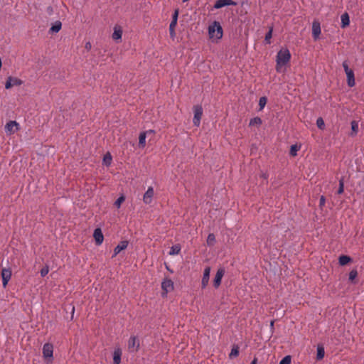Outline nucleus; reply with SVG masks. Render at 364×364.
Returning <instances> with one entry per match:
<instances>
[{
	"mask_svg": "<svg viewBox=\"0 0 364 364\" xmlns=\"http://www.w3.org/2000/svg\"><path fill=\"white\" fill-rule=\"evenodd\" d=\"M62 27V23L60 21H56L55 23L49 29L50 33H58Z\"/></svg>",
	"mask_w": 364,
	"mask_h": 364,
	"instance_id": "19",
	"label": "nucleus"
},
{
	"mask_svg": "<svg viewBox=\"0 0 364 364\" xmlns=\"http://www.w3.org/2000/svg\"><path fill=\"white\" fill-rule=\"evenodd\" d=\"M208 33L210 38H215L218 40L223 37V28L218 21H215L208 27Z\"/></svg>",
	"mask_w": 364,
	"mask_h": 364,
	"instance_id": "2",
	"label": "nucleus"
},
{
	"mask_svg": "<svg viewBox=\"0 0 364 364\" xmlns=\"http://www.w3.org/2000/svg\"><path fill=\"white\" fill-rule=\"evenodd\" d=\"M154 188L149 187L144 195L143 200L146 204H149L151 202V199L154 196Z\"/></svg>",
	"mask_w": 364,
	"mask_h": 364,
	"instance_id": "16",
	"label": "nucleus"
},
{
	"mask_svg": "<svg viewBox=\"0 0 364 364\" xmlns=\"http://www.w3.org/2000/svg\"><path fill=\"white\" fill-rule=\"evenodd\" d=\"M267 102V98L266 97H261L259 100V109H262L266 105Z\"/></svg>",
	"mask_w": 364,
	"mask_h": 364,
	"instance_id": "32",
	"label": "nucleus"
},
{
	"mask_svg": "<svg viewBox=\"0 0 364 364\" xmlns=\"http://www.w3.org/2000/svg\"><path fill=\"white\" fill-rule=\"evenodd\" d=\"M12 77L9 76L5 83V88L6 89H10L13 87V84L11 83Z\"/></svg>",
	"mask_w": 364,
	"mask_h": 364,
	"instance_id": "39",
	"label": "nucleus"
},
{
	"mask_svg": "<svg viewBox=\"0 0 364 364\" xmlns=\"http://www.w3.org/2000/svg\"><path fill=\"white\" fill-rule=\"evenodd\" d=\"M162 290L164 294H167L173 290V282L171 279L165 278L161 283Z\"/></svg>",
	"mask_w": 364,
	"mask_h": 364,
	"instance_id": "10",
	"label": "nucleus"
},
{
	"mask_svg": "<svg viewBox=\"0 0 364 364\" xmlns=\"http://www.w3.org/2000/svg\"><path fill=\"white\" fill-rule=\"evenodd\" d=\"M358 276V272L356 269H352L349 273V280L353 282L355 277Z\"/></svg>",
	"mask_w": 364,
	"mask_h": 364,
	"instance_id": "35",
	"label": "nucleus"
},
{
	"mask_svg": "<svg viewBox=\"0 0 364 364\" xmlns=\"http://www.w3.org/2000/svg\"><path fill=\"white\" fill-rule=\"evenodd\" d=\"M215 242V235L213 233H210L208 235V238H207V244H208V245L212 246V245H214Z\"/></svg>",
	"mask_w": 364,
	"mask_h": 364,
	"instance_id": "27",
	"label": "nucleus"
},
{
	"mask_svg": "<svg viewBox=\"0 0 364 364\" xmlns=\"http://www.w3.org/2000/svg\"><path fill=\"white\" fill-rule=\"evenodd\" d=\"M169 33L171 38H174L176 36L175 28H169Z\"/></svg>",
	"mask_w": 364,
	"mask_h": 364,
	"instance_id": "43",
	"label": "nucleus"
},
{
	"mask_svg": "<svg viewBox=\"0 0 364 364\" xmlns=\"http://www.w3.org/2000/svg\"><path fill=\"white\" fill-rule=\"evenodd\" d=\"M72 311H73V312H74V311H75V307H74V306L73 307Z\"/></svg>",
	"mask_w": 364,
	"mask_h": 364,
	"instance_id": "49",
	"label": "nucleus"
},
{
	"mask_svg": "<svg viewBox=\"0 0 364 364\" xmlns=\"http://www.w3.org/2000/svg\"><path fill=\"white\" fill-rule=\"evenodd\" d=\"M139 348V340L135 336H131L128 341V349L130 352H136Z\"/></svg>",
	"mask_w": 364,
	"mask_h": 364,
	"instance_id": "5",
	"label": "nucleus"
},
{
	"mask_svg": "<svg viewBox=\"0 0 364 364\" xmlns=\"http://www.w3.org/2000/svg\"><path fill=\"white\" fill-rule=\"evenodd\" d=\"M128 244L129 242L127 240L121 241L119 244L115 247L112 258L116 257L121 251L125 250L127 247Z\"/></svg>",
	"mask_w": 364,
	"mask_h": 364,
	"instance_id": "14",
	"label": "nucleus"
},
{
	"mask_svg": "<svg viewBox=\"0 0 364 364\" xmlns=\"http://www.w3.org/2000/svg\"><path fill=\"white\" fill-rule=\"evenodd\" d=\"M291 54L288 49L280 50L277 55L276 70L281 72V68L289 62Z\"/></svg>",
	"mask_w": 364,
	"mask_h": 364,
	"instance_id": "1",
	"label": "nucleus"
},
{
	"mask_svg": "<svg viewBox=\"0 0 364 364\" xmlns=\"http://www.w3.org/2000/svg\"><path fill=\"white\" fill-rule=\"evenodd\" d=\"M49 272V268H48V266H45L44 267H43L41 270V277H45L46 275L48 274Z\"/></svg>",
	"mask_w": 364,
	"mask_h": 364,
	"instance_id": "40",
	"label": "nucleus"
},
{
	"mask_svg": "<svg viewBox=\"0 0 364 364\" xmlns=\"http://www.w3.org/2000/svg\"><path fill=\"white\" fill-rule=\"evenodd\" d=\"M210 273V267H207L205 268L203 272V275L201 281V287L202 289H205L208 284L209 277Z\"/></svg>",
	"mask_w": 364,
	"mask_h": 364,
	"instance_id": "13",
	"label": "nucleus"
},
{
	"mask_svg": "<svg viewBox=\"0 0 364 364\" xmlns=\"http://www.w3.org/2000/svg\"><path fill=\"white\" fill-rule=\"evenodd\" d=\"M291 357L290 355H286L282 360L279 362V364H291Z\"/></svg>",
	"mask_w": 364,
	"mask_h": 364,
	"instance_id": "36",
	"label": "nucleus"
},
{
	"mask_svg": "<svg viewBox=\"0 0 364 364\" xmlns=\"http://www.w3.org/2000/svg\"><path fill=\"white\" fill-rule=\"evenodd\" d=\"M262 121L260 117H255L250 119L249 126L252 127V126H255V125H260V124H262Z\"/></svg>",
	"mask_w": 364,
	"mask_h": 364,
	"instance_id": "26",
	"label": "nucleus"
},
{
	"mask_svg": "<svg viewBox=\"0 0 364 364\" xmlns=\"http://www.w3.org/2000/svg\"><path fill=\"white\" fill-rule=\"evenodd\" d=\"M146 134H147V133H154V130L150 129V130H149V131H146Z\"/></svg>",
	"mask_w": 364,
	"mask_h": 364,
	"instance_id": "47",
	"label": "nucleus"
},
{
	"mask_svg": "<svg viewBox=\"0 0 364 364\" xmlns=\"http://www.w3.org/2000/svg\"><path fill=\"white\" fill-rule=\"evenodd\" d=\"M53 346L52 343H46L43 347V355L46 359H53Z\"/></svg>",
	"mask_w": 364,
	"mask_h": 364,
	"instance_id": "7",
	"label": "nucleus"
},
{
	"mask_svg": "<svg viewBox=\"0 0 364 364\" xmlns=\"http://www.w3.org/2000/svg\"><path fill=\"white\" fill-rule=\"evenodd\" d=\"M122 350L119 348H115L113 353V364H120Z\"/></svg>",
	"mask_w": 364,
	"mask_h": 364,
	"instance_id": "17",
	"label": "nucleus"
},
{
	"mask_svg": "<svg viewBox=\"0 0 364 364\" xmlns=\"http://www.w3.org/2000/svg\"><path fill=\"white\" fill-rule=\"evenodd\" d=\"M341 27L346 28V26H349L350 23V18L348 13H344L341 15Z\"/></svg>",
	"mask_w": 364,
	"mask_h": 364,
	"instance_id": "20",
	"label": "nucleus"
},
{
	"mask_svg": "<svg viewBox=\"0 0 364 364\" xmlns=\"http://www.w3.org/2000/svg\"><path fill=\"white\" fill-rule=\"evenodd\" d=\"M93 237L95 238L96 245H100L102 243L104 236L100 228H96L95 230Z\"/></svg>",
	"mask_w": 364,
	"mask_h": 364,
	"instance_id": "15",
	"label": "nucleus"
},
{
	"mask_svg": "<svg viewBox=\"0 0 364 364\" xmlns=\"http://www.w3.org/2000/svg\"><path fill=\"white\" fill-rule=\"evenodd\" d=\"M239 355V346L237 345H233L231 352L229 355L230 358H233Z\"/></svg>",
	"mask_w": 364,
	"mask_h": 364,
	"instance_id": "25",
	"label": "nucleus"
},
{
	"mask_svg": "<svg viewBox=\"0 0 364 364\" xmlns=\"http://www.w3.org/2000/svg\"><path fill=\"white\" fill-rule=\"evenodd\" d=\"M316 125L320 129H323L325 128V123L321 117L317 119Z\"/></svg>",
	"mask_w": 364,
	"mask_h": 364,
	"instance_id": "34",
	"label": "nucleus"
},
{
	"mask_svg": "<svg viewBox=\"0 0 364 364\" xmlns=\"http://www.w3.org/2000/svg\"><path fill=\"white\" fill-rule=\"evenodd\" d=\"M257 359L256 358H255L250 364H257Z\"/></svg>",
	"mask_w": 364,
	"mask_h": 364,
	"instance_id": "46",
	"label": "nucleus"
},
{
	"mask_svg": "<svg viewBox=\"0 0 364 364\" xmlns=\"http://www.w3.org/2000/svg\"><path fill=\"white\" fill-rule=\"evenodd\" d=\"M274 321H271V324H270V325H271V326H272V327H273V326H274Z\"/></svg>",
	"mask_w": 364,
	"mask_h": 364,
	"instance_id": "48",
	"label": "nucleus"
},
{
	"mask_svg": "<svg viewBox=\"0 0 364 364\" xmlns=\"http://www.w3.org/2000/svg\"><path fill=\"white\" fill-rule=\"evenodd\" d=\"M178 14H179V10H178V9H175V11H174V12H173V16H172V20H173V21H178Z\"/></svg>",
	"mask_w": 364,
	"mask_h": 364,
	"instance_id": "41",
	"label": "nucleus"
},
{
	"mask_svg": "<svg viewBox=\"0 0 364 364\" xmlns=\"http://www.w3.org/2000/svg\"><path fill=\"white\" fill-rule=\"evenodd\" d=\"M11 274L10 268H3L1 269V275L2 277V284L4 288L7 286L9 281L11 279Z\"/></svg>",
	"mask_w": 364,
	"mask_h": 364,
	"instance_id": "8",
	"label": "nucleus"
},
{
	"mask_svg": "<svg viewBox=\"0 0 364 364\" xmlns=\"http://www.w3.org/2000/svg\"><path fill=\"white\" fill-rule=\"evenodd\" d=\"M236 5H237V2H235L232 0H218L214 5V8L218 9L223 8L225 6H236Z\"/></svg>",
	"mask_w": 364,
	"mask_h": 364,
	"instance_id": "12",
	"label": "nucleus"
},
{
	"mask_svg": "<svg viewBox=\"0 0 364 364\" xmlns=\"http://www.w3.org/2000/svg\"><path fill=\"white\" fill-rule=\"evenodd\" d=\"M325 203H326V198L323 196H321L320 198V200H319V206L321 208H322L325 205Z\"/></svg>",
	"mask_w": 364,
	"mask_h": 364,
	"instance_id": "42",
	"label": "nucleus"
},
{
	"mask_svg": "<svg viewBox=\"0 0 364 364\" xmlns=\"http://www.w3.org/2000/svg\"><path fill=\"white\" fill-rule=\"evenodd\" d=\"M122 29L119 26H115L114 28V33H112V38L115 41L122 38Z\"/></svg>",
	"mask_w": 364,
	"mask_h": 364,
	"instance_id": "18",
	"label": "nucleus"
},
{
	"mask_svg": "<svg viewBox=\"0 0 364 364\" xmlns=\"http://www.w3.org/2000/svg\"><path fill=\"white\" fill-rule=\"evenodd\" d=\"M91 47H92V46H91V43H90V42L86 43V44H85V48H86L87 50H90V49H91Z\"/></svg>",
	"mask_w": 364,
	"mask_h": 364,
	"instance_id": "45",
	"label": "nucleus"
},
{
	"mask_svg": "<svg viewBox=\"0 0 364 364\" xmlns=\"http://www.w3.org/2000/svg\"><path fill=\"white\" fill-rule=\"evenodd\" d=\"M188 0H183V2H186V1H188Z\"/></svg>",
	"mask_w": 364,
	"mask_h": 364,
	"instance_id": "50",
	"label": "nucleus"
},
{
	"mask_svg": "<svg viewBox=\"0 0 364 364\" xmlns=\"http://www.w3.org/2000/svg\"><path fill=\"white\" fill-rule=\"evenodd\" d=\"M180 251H181V247L179 245H173L171 248L169 255H177L180 252Z\"/></svg>",
	"mask_w": 364,
	"mask_h": 364,
	"instance_id": "28",
	"label": "nucleus"
},
{
	"mask_svg": "<svg viewBox=\"0 0 364 364\" xmlns=\"http://www.w3.org/2000/svg\"><path fill=\"white\" fill-rule=\"evenodd\" d=\"M194 111V117H193V124L196 127L200 126V119L203 115V108L200 105H196L193 107Z\"/></svg>",
	"mask_w": 364,
	"mask_h": 364,
	"instance_id": "4",
	"label": "nucleus"
},
{
	"mask_svg": "<svg viewBox=\"0 0 364 364\" xmlns=\"http://www.w3.org/2000/svg\"><path fill=\"white\" fill-rule=\"evenodd\" d=\"M351 260H352V259L349 256H347V255H341L339 257V259H338L339 264L342 266L347 264Z\"/></svg>",
	"mask_w": 364,
	"mask_h": 364,
	"instance_id": "22",
	"label": "nucleus"
},
{
	"mask_svg": "<svg viewBox=\"0 0 364 364\" xmlns=\"http://www.w3.org/2000/svg\"><path fill=\"white\" fill-rule=\"evenodd\" d=\"M176 25H177V21L172 20L169 25V28H176Z\"/></svg>",
	"mask_w": 364,
	"mask_h": 364,
	"instance_id": "44",
	"label": "nucleus"
},
{
	"mask_svg": "<svg viewBox=\"0 0 364 364\" xmlns=\"http://www.w3.org/2000/svg\"><path fill=\"white\" fill-rule=\"evenodd\" d=\"M225 274V269L223 268H220L215 276L213 280V286L215 288H218L221 284L222 278Z\"/></svg>",
	"mask_w": 364,
	"mask_h": 364,
	"instance_id": "11",
	"label": "nucleus"
},
{
	"mask_svg": "<svg viewBox=\"0 0 364 364\" xmlns=\"http://www.w3.org/2000/svg\"><path fill=\"white\" fill-rule=\"evenodd\" d=\"M342 65L347 76V84L350 87H352L355 84L354 71L349 68L347 60L343 61Z\"/></svg>",
	"mask_w": 364,
	"mask_h": 364,
	"instance_id": "3",
	"label": "nucleus"
},
{
	"mask_svg": "<svg viewBox=\"0 0 364 364\" xmlns=\"http://www.w3.org/2000/svg\"><path fill=\"white\" fill-rule=\"evenodd\" d=\"M11 83L13 84V86H14V85L19 86L23 84V81L19 78L12 77Z\"/></svg>",
	"mask_w": 364,
	"mask_h": 364,
	"instance_id": "38",
	"label": "nucleus"
},
{
	"mask_svg": "<svg viewBox=\"0 0 364 364\" xmlns=\"http://www.w3.org/2000/svg\"><path fill=\"white\" fill-rule=\"evenodd\" d=\"M344 191V181L343 178H341L339 181V187L337 191L338 194H342Z\"/></svg>",
	"mask_w": 364,
	"mask_h": 364,
	"instance_id": "33",
	"label": "nucleus"
},
{
	"mask_svg": "<svg viewBox=\"0 0 364 364\" xmlns=\"http://www.w3.org/2000/svg\"><path fill=\"white\" fill-rule=\"evenodd\" d=\"M351 124V132L350 133V136H355L357 135L358 132V122L353 120L350 123Z\"/></svg>",
	"mask_w": 364,
	"mask_h": 364,
	"instance_id": "21",
	"label": "nucleus"
},
{
	"mask_svg": "<svg viewBox=\"0 0 364 364\" xmlns=\"http://www.w3.org/2000/svg\"><path fill=\"white\" fill-rule=\"evenodd\" d=\"M300 146H297L296 144L292 145L290 149L289 154L292 156H295L297 154V151L299 150Z\"/></svg>",
	"mask_w": 364,
	"mask_h": 364,
	"instance_id": "29",
	"label": "nucleus"
},
{
	"mask_svg": "<svg viewBox=\"0 0 364 364\" xmlns=\"http://www.w3.org/2000/svg\"><path fill=\"white\" fill-rule=\"evenodd\" d=\"M103 161L105 165L109 166L112 162V156L109 153H107L106 155H105Z\"/></svg>",
	"mask_w": 364,
	"mask_h": 364,
	"instance_id": "31",
	"label": "nucleus"
},
{
	"mask_svg": "<svg viewBox=\"0 0 364 364\" xmlns=\"http://www.w3.org/2000/svg\"><path fill=\"white\" fill-rule=\"evenodd\" d=\"M18 124L16 121H9L5 126L6 134L11 135L19 129Z\"/></svg>",
	"mask_w": 364,
	"mask_h": 364,
	"instance_id": "6",
	"label": "nucleus"
},
{
	"mask_svg": "<svg viewBox=\"0 0 364 364\" xmlns=\"http://www.w3.org/2000/svg\"><path fill=\"white\" fill-rule=\"evenodd\" d=\"M125 200V197L124 196H121L117 198V200L114 202V205L117 208H119L121 204Z\"/></svg>",
	"mask_w": 364,
	"mask_h": 364,
	"instance_id": "37",
	"label": "nucleus"
},
{
	"mask_svg": "<svg viewBox=\"0 0 364 364\" xmlns=\"http://www.w3.org/2000/svg\"><path fill=\"white\" fill-rule=\"evenodd\" d=\"M146 132H141L139 136V145L140 147L144 148L146 145Z\"/></svg>",
	"mask_w": 364,
	"mask_h": 364,
	"instance_id": "24",
	"label": "nucleus"
},
{
	"mask_svg": "<svg viewBox=\"0 0 364 364\" xmlns=\"http://www.w3.org/2000/svg\"><path fill=\"white\" fill-rule=\"evenodd\" d=\"M321 34V23L318 20H314L312 23V36L314 41L319 38Z\"/></svg>",
	"mask_w": 364,
	"mask_h": 364,
	"instance_id": "9",
	"label": "nucleus"
},
{
	"mask_svg": "<svg viewBox=\"0 0 364 364\" xmlns=\"http://www.w3.org/2000/svg\"><path fill=\"white\" fill-rule=\"evenodd\" d=\"M325 355L324 348L322 346L318 345L317 347L316 359L320 360L323 358Z\"/></svg>",
	"mask_w": 364,
	"mask_h": 364,
	"instance_id": "23",
	"label": "nucleus"
},
{
	"mask_svg": "<svg viewBox=\"0 0 364 364\" xmlns=\"http://www.w3.org/2000/svg\"><path fill=\"white\" fill-rule=\"evenodd\" d=\"M272 31H273V28L271 27L269 28V31L266 33L265 35V38H264V41H266L267 43L269 44L270 43V39L272 38Z\"/></svg>",
	"mask_w": 364,
	"mask_h": 364,
	"instance_id": "30",
	"label": "nucleus"
}]
</instances>
